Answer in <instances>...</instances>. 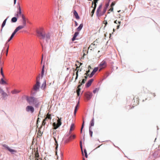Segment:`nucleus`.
I'll use <instances>...</instances> for the list:
<instances>
[{
  "instance_id": "nucleus-35",
  "label": "nucleus",
  "mask_w": 160,
  "mask_h": 160,
  "mask_svg": "<svg viewBox=\"0 0 160 160\" xmlns=\"http://www.w3.org/2000/svg\"><path fill=\"white\" fill-rule=\"evenodd\" d=\"M95 45V44L94 43H92L90 45V46L89 47V48H94V46Z\"/></svg>"
},
{
  "instance_id": "nucleus-41",
  "label": "nucleus",
  "mask_w": 160,
  "mask_h": 160,
  "mask_svg": "<svg viewBox=\"0 0 160 160\" xmlns=\"http://www.w3.org/2000/svg\"><path fill=\"white\" fill-rule=\"evenodd\" d=\"M69 138L70 139H71L72 138H75V135H71Z\"/></svg>"
},
{
  "instance_id": "nucleus-59",
  "label": "nucleus",
  "mask_w": 160,
  "mask_h": 160,
  "mask_svg": "<svg viewBox=\"0 0 160 160\" xmlns=\"http://www.w3.org/2000/svg\"><path fill=\"white\" fill-rule=\"evenodd\" d=\"M85 133H84V134L83 135V141H85Z\"/></svg>"
},
{
  "instance_id": "nucleus-48",
  "label": "nucleus",
  "mask_w": 160,
  "mask_h": 160,
  "mask_svg": "<svg viewBox=\"0 0 160 160\" xmlns=\"http://www.w3.org/2000/svg\"><path fill=\"white\" fill-rule=\"evenodd\" d=\"M89 132V134H90V136L91 137H92V133H93L92 131H90V132Z\"/></svg>"
},
{
  "instance_id": "nucleus-52",
  "label": "nucleus",
  "mask_w": 160,
  "mask_h": 160,
  "mask_svg": "<svg viewBox=\"0 0 160 160\" xmlns=\"http://www.w3.org/2000/svg\"><path fill=\"white\" fill-rule=\"evenodd\" d=\"M76 65L77 66V67H76V68L74 70V72L76 71H77V70H78V69L79 67L78 66H77V64H76Z\"/></svg>"
},
{
  "instance_id": "nucleus-31",
  "label": "nucleus",
  "mask_w": 160,
  "mask_h": 160,
  "mask_svg": "<svg viewBox=\"0 0 160 160\" xmlns=\"http://www.w3.org/2000/svg\"><path fill=\"white\" fill-rule=\"evenodd\" d=\"M110 1V0H109V1L108 3L106 4L105 5V7L104 8H106V9H107L109 5V2Z\"/></svg>"
},
{
  "instance_id": "nucleus-3",
  "label": "nucleus",
  "mask_w": 160,
  "mask_h": 160,
  "mask_svg": "<svg viewBox=\"0 0 160 160\" xmlns=\"http://www.w3.org/2000/svg\"><path fill=\"white\" fill-rule=\"evenodd\" d=\"M58 119L57 120V123H56L55 122H54L53 123V126L54 129H56L58 128L62 124V122L61 121V119H60L58 118Z\"/></svg>"
},
{
  "instance_id": "nucleus-39",
  "label": "nucleus",
  "mask_w": 160,
  "mask_h": 160,
  "mask_svg": "<svg viewBox=\"0 0 160 160\" xmlns=\"http://www.w3.org/2000/svg\"><path fill=\"white\" fill-rule=\"evenodd\" d=\"M46 118H48L49 119H52L51 115H49V114L47 115V117Z\"/></svg>"
},
{
  "instance_id": "nucleus-45",
  "label": "nucleus",
  "mask_w": 160,
  "mask_h": 160,
  "mask_svg": "<svg viewBox=\"0 0 160 160\" xmlns=\"http://www.w3.org/2000/svg\"><path fill=\"white\" fill-rule=\"evenodd\" d=\"M9 45H8V47L6 49V55H7L8 53V49H9Z\"/></svg>"
},
{
  "instance_id": "nucleus-30",
  "label": "nucleus",
  "mask_w": 160,
  "mask_h": 160,
  "mask_svg": "<svg viewBox=\"0 0 160 160\" xmlns=\"http://www.w3.org/2000/svg\"><path fill=\"white\" fill-rule=\"evenodd\" d=\"M95 10V9H93L91 11V17H92L94 13Z\"/></svg>"
},
{
  "instance_id": "nucleus-36",
  "label": "nucleus",
  "mask_w": 160,
  "mask_h": 160,
  "mask_svg": "<svg viewBox=\"0 0 160 160\" xmlns=\"http://www.w3.org/2000/svg\"><path fill=\"white\" fill-rule=\"evenodd\" d=\"M40 78V74H39V75H38V76L36 78V82H37V81L40 82L39 81Z\"/></svg>"
},
{
  "instance_id": "nucleus-51",
  "label": "nucleus",
  "mask_w": 160,
  "mask_h": 160,
  "mask_svg": "<svg viewBox=\"0 0 160 160\" xmlns=\"http://www.w3.org/2000/svg\"><path fill=\"white\" fill-rule=\"evenodd\" d=\"M22 20L26 19L25 18L24 16V15L23 14H22Z\"/></svg>"
},
{
  "instance_id": "nucleus-37",
  "label": "nucleus",
  "mask_w": 160,
  "mask_h": 160,
  "mask_svg": "<svg viewBox=\"0 0 160 160\" xmlns=\"http://www.w3.org/2000/svg\"><path fill=\"white\" fill-rule=\"evenodd\" d=\"M99 89L98 88H96L94 90H93V92L94 93H95L97 92L98 91Z\"/></svg>"
},
{
  "instance_id": "nucleus-46",
  "label": "nucleus",
  "mask_w": 160,
  "mask_h": 160,
  "mask_svg": "<svg viewBox=\"0 0 160 160\" xmlns=\"http://www.w3.org/2000/svg\"><path fill=\"white\" fill-rule=\"evenodd\" d=\"M93 75V74H92V73H91L90 74H89V76H89L90 78H91L92 77Z\"/></svg>"
},
{
  "instance_id": "nucleus-27",
  "label": "nucleus",
  "mask_w": 160,
  "mask_h": 160,
  "mask_svg": "<svg viewBox=\"0 0 160 160\" xmlns=\"http://www.w3.org/2000/svg\"><path fill=\"white\" fill-rule=\"evenodd\" d=\"M54 139L55 142V145L56 146V149H57L58 147V142L57 141L55 138H54Z\"/></svg>"
},
{
  "instance_id": "nucleus-38",
  "label": "nucleus",
  "mask_w": 160,
  "mask_h": 160,
  "mask_svg": "<svg viewBox=\"0 0 160 160\" xmlns=\"http://www.w3.org/2000/svg\"><path fill=\"white\" fill-rule=\"evenodd\" d=\"M39 157V155L38 154V153L36 154L35 155V158H36V159H35V160H38V158Z\"/></svg>"
},
{
  "instance_id": "nucleus-43",
  "label": "nucleus",
  "mask_w": 160,
  "mask_h": 160,
  "mask_svg": "<svg viewBox=\"0 0 160 160\" xmlns=\"http://www.w3.org/2000/svg\"><path fill=\"white\" fill-rule=\"evenodd\" d=\"M79 83H80L78 87V88H80V87L83 84H82V83L81 82V80L79 82Z\"/></svg>"
},
{
  "instance_id": "nucleus-62",
  "label": "nucleus",
  "mask_w": 160,
  "mask_h": 160,
  "mask_svg": "<svg viewBox=\"0 0 160 160\" xmlns=\"http://www.w3.org/2000/svg\"><path fill=\"white\" fill-rule=\"evenodd\" d=\"M87 76H85V77H84V78H84V79H85V80H87V78H88Z\"/></svg>"
},
{
  "instance_id": "nucleus-64",
  "label": "nucleus",
  "mask_w": 160,
  "mask_h": 160,
  "mask_svg": "<svg viewBox=\"0 0 160 160\" xmlns=\"http://www.w3.org/2000/svg\"><path fill=\"white\" fill-rule=\"evenodd\" d=\"M17 0H14V4H16Z\"/></svg>"
},
{
  "instance_id": "nucleus-21",
  "label": "nucleus",
  "mask_w": 160,
  "mask_h": 160,
  "mask_svg": "<svg viewBox=\"0 0 160 160\" xmlns=\"http://www.w3.org/2000/svg\"><path fill=\"white\" fill-rule=\"evenodd\" d=\"M94 1V7H93V6L94 2H92V7L93 8V9H95H95H96V7L97 6V2H96L95 1Z\"/></svg>"
},
{
  "instance_id": "nucleus-60",
  "label": "nucleus",
  "mask_w": 160,
  "mask_h": 160,
  "mask_svg": "<svg viewBox=\"0 0 160 160\" xmlns=\"http://www.w3.org/2000/svg\"><path fill=\"white\" fill-rule=\"evenodd\" d=\"M84 152L85 154L86 153H87V150L86 149H84Z\"/></svg>"
},
{
  "instance_id": "nucleus-8",
  "label": "nucleus",
  "mask_w": 160,
  "mask_h": 160,
  "mask_svg": "<svg viewBox=\"0 0 160 160\" xmlns=\"http://www.w3.org/2000/svg\"><path fill=\"white\" fill-rule=\"evenodd\" d=\"M84 96L88 100L90 99L92 96V93L91 92H88L85 93Z\"/></svg>"
},
{
  "instance_id": "nucleus-4",
  "label": "nucleus",
  "mask_w": 160,
  "mask_h": 160,
  "mask_svg": "<svg viewBox=\"0 0 160 160\" xmlns=\"http://www.w3.org/2000/svg\"><path fill=\"white\" fill-rule=\"evenodd\" d=\"M21 27H17L15 29L14 32L12 33V34L11 36L9 38L8 40V42H10L12 38L15 34L20 29V28H21Z\"/></svg>"
},
{
  "instance_id": "nucleus-10",
  "label": "nucleus",
  "mask_w": 160,
  "mask_h": 160,
  "mask_svg": "<svg viewBox=\"0 0 160 160\" xmlns=\"http://www.w3.org/2000/svg\"><path fill=\"white\" fill-rule=\"evenodd\" d=\"M93 81V79H90L86 84V86L87 88L89 87L91 84L92 82Z\"/></svg>"
},
{
  "instance_id": "nucleus-5",
  "label": "nucleus",
  "mask_w": 160,
  "mask_h": 160,
  "mask_svg": "<svg viewBox=\"0 0 160 160\" xmlns=\"http://www.w3.org/2000/svg\"><path fill=\"white\" fill-rule=\"evenodd\" d=\"M0 93L2 96V98L3 99H6L7 97L8 96V95L3 90V89L0 87Z\"/></svg>"
},
{
  "instance_id": "nucleus-32",
  "label": "nucleus",
  "mask_w": 160,
  "mask_h": 160,
  "mask_svg": "<svg viewBox=\"0 0 160 160\" xmlns=\"http://www.w3.org/2000/svg\"><path fill=\"white\" fill-rule=\"evenodd\" d=\"M79 34V32H76L74 33V34L73 36L76 38L77 37L78 35Z\"/></svg>"
},
{
  "instance_id": "nucleus-25",
  "label": "nucleus",
  "mask_w": 160,
  "mask_h": 160,
  "mask_svg": "<svg viewBox=\"0 0 160 160\" xmlns=\"http://www.w3.org/2000/svg\"><path fill=\"white\" fill-rule=\"evenodd\" d=\"M17 8H18V11H19V13L20 14H21V13H22L21 10L20 6L19 5V3H18V5L17 6Z\"/></svg>"
},
{
  "instance_id": "nucleus-19",
  "label": "nucleus",
  "mask_w": 160,
  "mask_h": 160,
  "mask_svg": "<svg viewBox=\"0 0 160 160\" xmlns=\"http://www.w3.org/2000/svg\"><path fill=\"white\" fill-rule=\"evenodd\" d=\"M17 21V18L16 17H13L11 21L12 22H15Z\"/></svg>"
},
{
  "instance_id": "nucleus-58",
  "label": "nucleus",
  "mask_w": 160,
  "mask_h": 160,
  "mask_svg": "<svg viewBox=\"0 0 160 160\" xmlns=\"http://www.w3.org/2000/svg\"><path fill=\"white\" fill-rule=\"evenodd\" d=\"M113 7H111V8H110V9H109V10L110 11H113Z\"/></svg>"
},
{
  "instance_id": "nucleus-47",
  "label": "nucleus",
  "mask_w": 160,
  "mask_h": 160,
  "mask_svg": "<svg viewBox=\"0 0 160 160\" xmlns=\"http://www.w3.org/2000/svg\"><path fill=\"white\" fill-rule=\"evenodd\" d=\"M89 72V70H88V71H87L85 73V74L86 75V76H89V74H88V73Z\"/></svg>"
},
{
  "instance_id": "nucleus-57",
  "label": "nucleus",
  "mask_w": 160,
  "mask_h": 160,
  "mask_svg": "<svg viewBox=\"0 0 160 160\" xmlns=\"http://www.w3.org/2000/svg\"><path fill=\"white\" fill-rule=\"evenodd\" d=\"M76 38H75V37H74L73 36V37H72V41H74L75 39H76Z\"/></svg>"
},
{
  "instance_id": "nucleus-56",
  "label": "nucleus",
  "mask_w": 160,
  "mask_h": 160,
  "mask_svg": "<svg viewBox=\"0 0 160 160\" xmlns=\"http://www.w3.org/2000/svg\"><path fill=\"white\" fill-rule=\"evenodd\" d=\"M78 72H79V70L78 69L77 71L76 72V76H78Z\"/></svg>"
},
{
  "instance_id": "nucleus-12",
  "label": "nucleus",
  "mask_w": 160,
  "mask_h": 160,
  "mask_svg": "<svg viewBox=\"0 0 160 160\" xmlns=\"http://www.w3.org/2000/svg\"><path fill=\"white\" fill-rule=\"evenodd\" d=\"M73 15L75 16L76 18L77 19H78L79 18V17L78 15V12H77L76 10H74L73 12Z\"/></svg>"
},
{
  "instance_id": "nucleus-54",
  "label": "nucleus",
  "mask_w": 160,
  "mask_h": 160,
  "mask_svg": "<svg viewBox=\"0 0 160 160\" xmlns=\"http://www.w3.org/2000/svg\"><path fill=\"white\" fill-rule=\"evenodd\" d=\"M19 15H21V14H20L19 13V11H18L17 12V14H16L15 16H17V17H18Z\"/></svg>"
},
{
  "instance_id": "nucleus-2",
  "label": "nucleus",
  "mask_w": 160,
  "mask_h": 160,
  "mask_svg": "<svg viewBox=\"0 0 160 160\" xmlns=\"http://www.w3.org/2000/svg\"><path fill=\"white\" fill-rule=\"evenodd\" d=\"M26 100L29 104L31 105H34L36 103V101L37 100V99L35 97L28 96L26 97Z\"/></svg>"
},
{
  "instance_id": "nucleus-33",
  "label": "nucleus",
  "mask_w": 160,
  "mask_h": 160,
  "mask_svg": "<svg viewBox=\"0 0 160 160\" xmlns=\"http://www.w3.org/2000/svg\"><path fill=\"white\" fill-rule=\"evenodd\" d=\"M44 70H43V69L42 70L41 75V78H42V77H43V76L44 73Z\"/></svg>"
},
{
  "instance_id": "nucleus-6",
  "label": "nucleus",
  "mask_w": 160,
  "mask_h": 160,
  "mask_svg": "<svg viewBox=\"0 0 160 160\" xmlns=\"http://www.w3.org/2000/svg\"><path fill=\"white\" fill-rule=\"evenodd\" d=\"M40 82H36V83L33 86V89L35 91H37L40 87Z\"/></svg>"
},
{
  "instance_id": "nucleus-20",
  "label": "nucleus",
  "mask_w": 160,
  "mask_h": 160,
  "mask_svg": "<svg viewBox=\"0 0 160 160\" xmlns=\"http://www.w3.org/2000/svg\"><path fill=\"white\" fill-rule=\"evenodd\" d=\"M3 78H2L1 79L0 83L2 84H7V82L4 80Z\"/></svg>"
},
{
  "instance_id": "nucleus-7",
  "label": "nucleus",
  "mask_w": 160,
  "mask_h": 160,
  "mask_svg": "<svg viewBox=\"0 0 160 160\" xmlns=\"http://www.w3.org/2000/svg\"><path fill=\"white\" fill-rule=\"evenodd\" d=\"M26 110L27 112H30L32 113L34 112V109L32 106L29 105L26 107Z\"/></svg>"
},
{
  "instance_id": "nucleus-16",
  "label": "nucleus",
  "mask_w": 160,
  "mask_h": 160,
  "mask_svg": "<svg viewBox=\"0 0 160 160\" xmlns=\"http://www.w3.org/2000/svg\"><path fill=\"white\" fill-rule=\"evenodd\" d=\"M79 102H78L77 104L76 105V106L75 107V109H74V114L75 115L76 114L77 112V110L78 109V107L79 106Z\"/></svg>"
},
{
  "instance_id": "nucleus-17",
  "label": "nucleus",
  "mask_w": 160,
  "mask_h": 160,
  "mask_svg": "<svg viewBox=\"0 0 160 160\" xmlns=\"http://www.w3.org/2000/svg\"><path fill=\"white\" fill-rule=\"evenodd\" d=\"M83 27V24L81 23L79 27L77 28V30L78 31H80L82 29Z\"/></svg>"
},
{
  "instance_id": "nucleus-34",
  "label": "nucleus",
  "mask_w": 160,
  "mask_h": 160,
  "mask_svg": "<svg viewBox=\"0 0 160 160\" xmlns=\"http://www.w3.org/2000/svg\"><path fill=\"white\" fill-rule=\"evenodd\" d=\"M47 119V118H45L43 120L42 122V125H45L46 124L45 121Z\"/></svg>"
},
{
  "instance_id": "nucleus-61",
  "label": "nucleus",
  "mask_w": 160,
  "mask_h": 160,
  "mask_svg": "<svg viewBox=\"0 0 160 160\" xmlns=\"http://www.w3.org/2000/svg\"><path fill=\"white\" fill-rule=\"evenodd\" d=\"M91 126H89V132H90V131H91Z\"/></svg>"
},
{
  "instance_id": "nucleus-23",
  "label": "nucleus",
  "mask_w": 160,
  "mask_h": 160,
  "mask_svg": "<svg viewBox=\"0 0 160 160\" xmlns=\"http://www.w3.org/2000/svg\"><path fill=\"white\" fill-rule=\"evenodd\" d=\"M98 70V67H96L95 68L91 73H92V74H93V75L95 74V73Z\"/></svg>"
},
{
  "instance_id": "nucleus-1",
  "label": "nucleus",
  "mask_w": 160,
  "mask_h": 160,
  "mask_svg": "<svg viewBox=\"0 0 160 160\" xmlns=\"http://www.w3.org/2000/svg\"><path fill=\"white\" fill-rule=\"evenodd\" d=\"M37 33L38 37L41 39H45L47 42L50 39L49 33L46 34L42 28H41L39 30H37Z\"/></svg>"
},
{
  "instance_id": "nucleus-28",
  "label": "nucleus",
  "mask_w": 160,
  "mask_h": 160,
  "mask_svg": "<svg viewBox=\"0 0 160 160\" xmlns=\"http://www.w3.org/2000/svg\"><path fill=\"white\" fill-rule=\"evenodd\" d=\"M0 73H1V75H2V77L4 78V74L3 73L2 68V67L1 68V69H0Z\"/></svg>"
},
{
  "instance_id": "nucleus-15",
  "label": "nucleus",
  "mask_w": 160,
  "mask_h": 160,
  "mask_svg": "<svg viewBox=\"0 0 160 160\" xmlns=\"http://www.w3.org/2000/svg\"><path fill=\"white\" fill-rule=\"evenodd\" d=\"M8 18H9V17H8L6 19H5L4 20V21H3V22L2 24L1 28H3L4 27V26H5L6 23V22H7V21Z\"/></svg>"
},
{
  "instance_id": "nucleus-44",
  "label": "nucleus",
  "mask_w": 160,
  "mask_h": 160,
  "mask_svg": "<svg viewBox=\"0 0 160 160\" xmlns=\"http://www.w3.org/2000/svg\"><path fill=\"white\" fill-rule=\"evenodd\" d=\"M35 105V107L36 108H38V106L39 103L37 102V101H36V103L34 104Z\"/></svg>"
},
{
  "instance_id": "nucleus-14",
  "label": "nucleus",
  "mask_w": 160,
  "mask_h": 160,
  "mask_svg": "<svg viewBox=\"0 0 160 160\" xmlns=\"http://www.w3.org/2000/svg\"><path fill=\"white\" fill-rule=\"evenodd\" d=\"M102 4L100 5L97 9V11H96V14H97V15L98 16H99V12L100 11V9L102 8Z\"/></svg>"
},
{
  "instance_id": "nucleus-22",
  "label": "nucleus",
  "mask_w": 160,
  "mask_h": 160,
  "mask_svg": "<svg viewBox=\"0 0 160 160\" xmlns=\"http://www.w3.org/2000/svg\"><path fill=\"white\" fill-rule=\"evenodd\" d=\"M106 64V62L105 61H103L101 63L99 64V66L102 67V68H103L104 67V66Z\"/></svg>"
},
{
  "instance_id": "nucleus-11",
  "label": "nucleus",
  "mask_w": 160,
  "mask_h": 160,
  "mask_svg": "<svg viewBox=\"0 0 160 160\" xmlns=\"http://www.w3.org/2000/svg\"><path fill=\"white\" fill-rule=\"evenodd\" d=\"M26 20H22V23L23 25H20L18 27H21L22 28H20V29L23 28H24L26 25Z\"/></svg>"
},
{
  "instance_id": "nucleus-26",
  "label": "nucleus",
  "mask_w": 160,
  "mask_h": 160,
  "mask_svg": "<svg viewBox=\"0 0 160 160\" xmlns=\"http://www.w3.org/2000/svg\"><path fill=\"white\" fill-rule=\"evenodd\" d=\"M107 9H106V8H104L103 9V11L102 12V14L101 13V14H99V16H100L103 15L105 13V12H106Z\"/></svg>"
},
{
  "instance_id": "nucleus-42",
  "label": "nucleus",
  "mask_w": 160,
  "mask_h": 160,
  "mask_svg": "<svg viewBox=\"0 0 160 160\" xmlns=\"http://www.w3.org/2000/svg\"><path fill=\"white\" fill-rule=\"evenodd\" d=\"M115 2H112V3H111V5H110V7H113L115 5Z\"/></svg>"
},
{
  "instance_id": "nucleus-24",
  "label": "nucleus",
  "mask_w": 160,
  "mask_h": 160,
  "mask_svg": "<svg viewBox=\"0 0 160 160\" xmlns=\"http://www.w3.org/2000/svg\"><path fill=\"white\" fill-rule=\"evenodd\" d=\"M20 92V91L19 90H17L15 89L13 90V91H12V93L13 94H16L19 93Z\"/></svg>"
},
{
  "instance_id": "nucleus-50",
  "label": "nucleus",
  "mask_w": 160,
  "mask_h": 160,
  "mask_svg": "<svg viewBox=\"0 0 160 160\" xmlns=\"http://www.w3.org/2000/svg\"><path fill=\"white\" fill-rule=\"evenodd\" d=\"M80 148H81L82 154V155H83V150H82V145H80Z\"/></svg>"
},
{
  "instance_id": "nucleus-18",
  "label": "nucleus",
  "mask_w": 160,
  "mask_h": 160,
  "mask_svg": "<svg viewBox=\"0 0 160 160\" xmlns=\"http://www.w3.org/2000/svg\"><path fill=\"white\" fill-rule=\"evenodd\" d=\"M94 118H93L91 121H90V126L91 127L93 126H94Z\"/></svg>"
},
{
  "instance_id": "nucleus-9",
  "label": "nucleus",
  "mask_w": 160,
  "mask_h": 160,
  "mask_svg": "<svg viewBox=\"0 0 160 160\" xmlns=\"http://www.w3.org/2000/svg\"><path fill=\"white\" fill-rule=\"evenodd\" d=\"M3 147L7 148L10 152L13 153L14 152H16L15 150L10 148L8 145L6 144L3 145Z\"/></svg>"
},
{
  "instance_id": "nucleus-49",
  "label": "nucleus",
  "mask_w": 160,
  "mask_h": 160,
  "mask_svg": "<svg viewBox=\"0 0 160 160\" xmlns=\"http://www.w3.org/2000/svg\"><path fill=\"white\" fill-rule=\"evenodd\" d=\"M8 42V40L7 41V42H6V43H5V46L6 47H7V48L8 47V45H9L8 44V42Z\"/></svg>"
},
{
  "instance_id": "nucleus-53",
  "label": "nucleus",
  "mask_w": 160,
  "mask_h": 160,
  "mask_svg": "<svg viewBox=\"0 0 160 160\" xmlns=\"http://www.w3.org/2000/svg\"><path fill=\"white\" fill-rule=\"evenodd\" d=\"M81 90V88H78L77 92H80Z\"/></svg>"
},
{
  "instance_id": "nucleus-40",
  "label": "nucleus",
  "mask_w": 160,
  "mask_h": 160,
  "mask_svg": "<svg viewBox=\"0 0 160 160\" xmlns=\"http://www.w3.org/2000/svg\"><path fill=\"white\" fill-rule=\"evenodd\" d=\"M86 81V80H85V79H82V82H81L82 84H84V83H85V82Z\"/></svg>"
},
{
  "instance_id": "nucleus-13",
  "label": "nucleus",
  "mask_w": 160,
  "mask_h": 160,
  "mask_svg": "<svg viewBox=\"0 0 160 160\" xmlns=\"http://www.w3.org/2000/svg\"><path fill=\"white\" fill-rule=\"evenodd\" d=\"M46 85V81L44 80L43 83L42 84L41 88L42 89H45Z\"/></svg>"
},
{
  "instance_id": "nucleus-63",
  "label": "nucleus",
  "mask_w": 160,
  "mask_h": 160,
  "mask_svg": "<svg viewBox=\"0 0 160 160\" xmlns=\"http://www.w3.org/2000/svg\"><path fill=\"white\" fill-rule=\"evenodd\" d=\"M85 157L86 158H88V155L87 153H86V154H85Z\"/></svg>"
},
{
  "instance_id": "nucleus-29",
  "label": "nucleus",
  "mask_w": 160,
  "mask_h": 160,
  "mask_svg": "<svg viewBox=\"0 0 160 160\" xmlns=\"http://www.w3.org/2000/svg\"><path fill=\"white\" fill-rule=\"evenodd\" d=\"M74 127V124L73 123H72L70 126V131H71L73 129Z\"/></svg>"
},
{
  "instance_id": "nucleus-55",
  "label": "nucleus",
  "mask_w": 160,
  "mask_h": 160,
  "mask_svg": "<svg viewBox=\"0 0 160 160\" xmlns=\"http://www.w3.org/2000/svg\"><path fill=\"white\" fill-rule=\"evenodd\" d=\"M70 138H68V139H67V140H66L65 141V142L66 143H67L68 142H69L70 140Z\"/></svg>"
}]
</instances>
